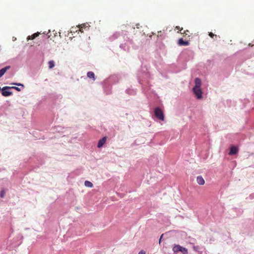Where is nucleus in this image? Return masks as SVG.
Wrapping results in <instances>:
<instances>
[{
    "mask_svg": "<svg viewBox=\"0 0 254 254\" xmlns=\"http://www.w3.org/2000/svg\"><path fill=\"white\" fill-rule=\"evenodd\" d=\"M250 197H254V194H252L250 195Z\"/></svg>",
    "mask_w": 254,
    "mask_h": 254,
    "instance_id": "25",
    "label": "nucleus"
},
{
    "mask_svg": "<svg viewBox=\"0 0 254 254\" xmlns=\"http://www.w3.org/2000/svg\"><path fill=\"white\" fill-rule=\"evenodd\" d=\"M49 68L51 69L55 66V62L54 61H50L48 62Z\"/></svg>",
    "mask_w": 254,
    "mask_h": 254,
    "instance_id": "13",
    "label": "nucleus"
},
{
    "mask_svg": "<svg viewBox=\"0 0 254 254\" xmlns=\"http://www.w3.org/2000/svg\"><path fill=\"white\" fill-rule=\"evenodd\" d=\"M155 117L161 121L164 120V116L162 110L159 108H156L154 111Z\"/></svg>",
    "mask_w": 254,
    "mask_h": 254,
    "instance_id": "1",
    "label": "nucleus"
},
{
    "mask_svg": "<svg viewBox=\"0 0 254 254\" xmlns=\"http://www.w3.org/2000/svg\"><path fill=\"white\" fill-rule=\"evenodd\" d=\"M84 185L85 186L87 187H92L93 186V184L91 182H89V181H85V182H84Z\"/></svg>",
    "mask_w": 254,
    "mask_h": 254,
    "instance_id": "15",
    "label": "nucleus"
},
{
    "mask_svg": "<svg viewBox=\"0 0 254 254\" xmlns=\"http://www.w3.org/2000/svg\"><path fill=\"white\" fill-rule=\"evenodd\" d=\"M208 35L212 38H213L214 37H215V38H216L217 37H219V36H217L216 35L214 34L212 32H209Z\"/></svg>",
    "mask_w": 254,
    "mask_h": 254,
    "instance_id": "17",
    "label": "nucleus"
},
{
    "mask_svg": "<svg viewBox=\"0 0 254 254\" xmlns=\"http://www.w3.org/2000/svg\"><path fill=\"white\" fill-rule=\"evenodd\" d=\"M85 26H86L85 24H81L80 25H79L78 27H80V28H81V29H83V28H85Z\"/></svg>",
    "mask_w": 254,
    "mask_h": 254,
    "instance_id": "21",
    "label": "nucleus"
},
{
    "mask_svg": "<svg viewBox=\"0 0 254 254\" xmlns=\"http://www.w3.org/2000/svg\"><path fill=\"white\" fill-rule=\"evenodd\" d=\"M176 29H177V30H179L180 31L181 33V31L183 29V28H180L179 26H176Z\"/></svg>",
    "mask_w": 254,
    "mask_h": 254,
    "instance_id": "20",
    "label": "nucleus"
},
{
    "mask_svg": "<svg viewBox=\"0 0 254 254\" xmlns=\"http://www.w3.org/2000/svg\"><path fill=\"white\" fill-rule=\"evenodd\" d=\"M238 151V148L235 146H232L230 148V150L229 152V154L233 155L236 154Z\"/></svg>",
    "mask_w": 254,
    "mask_h": 254,
    "instance_id": "8",
    "label": "nucleus"
},
{
    "mask_svg": "<svg viewBox=\"0 0 254 254\" xmlns=\"http://www.w3.org/2000/svg\"><path fill=\"white\" fill-rule=\"evenodd\" d=\"M163 237V234L161 235L160 238V240H159V243H160V241H161V239L162 238V237Z\"/></svg>",
    "mask_w": 254,
    "mask_h": 254,
    "instance_id": "26",
    "label": "nucleus"
},
{
    "mask_svg": "<svg viewBox=\"0 0 254 254\" xmlns=\"http://www.w3.org/2000/svg\"><path fill=\"white\" fill-rule=\"evenodd\" d=\"M39 34H40V33H39V32L35 33L31 36H28L27 38V40H33L35 38L38 37L39 35Z\"/></svg>",
    "mask_w": 254,
    "mask_h": 254,
    "instance_id": "11",
    "label": "nucleus"
},
{
    "mask_svg": "<svg viewBox=\"0 0 254 254\" xmlns=\"http://www.w3.org/2000/svg\"><path fill=\"white\" fill-rule=\"evenodd\" d=\"M196 181H197V183L199 185H203L205 183L204 180L203 179V178L201 176H198L197 177V178H196Z\"/></svg>",
    "mask_w": 254,
    "mask_h": 254,
    "instance_id": "6",
    "label": "nucleus"
},
{
    "mask_svg": "<svg viewBox=\"0 0 254 254\" xmlns=\"http://www.w3.org/2000/svg\"><path fill=\"white\" fill-rule=\"evenodd\" d=\"M201 85V81L198 78H196L195 79V86L194 87H200Z\"/></svg>",
    "mask_w": 254,
    "mask_h": 254,
    "instance_id": "10",
    "label": "nucleus"
},
{
    "mask_svg": "<svg viewBox=\"0 0 254 254\" xmlns=\"http://www.w3.org/2000/svg\"><path fill=\"white\" fill-rule=\"evenodd\" d=\"M107 141V137H103L102 139H100L98 141L97 147L98 148L102 147Z\"/></svg>",
    "mask_w": 254,
    "mask_h": 254,
    "instance_id": "4",
    "label": "nucleus"
},
{
    "mask_svg": "<svg viewBox=\"0 0 254 254\" xmlns=\"http://www.w3.org/2000/svg\"><path fill=\"white\" fill-rule=\"evenodd\" d=\"M138 254H145V252L142 250V251H140L139 253H138Z\"/></svg>",
    "mask_w": 254,
    "mask_h": 254,
    "instance_id": "22",
    "label": "nucleus"
},
{
    "mask_svg": "<svg viewBox=\"0 0 254 254\" xmlns=\"http://www.w3.org/2000/svg\"><path fill=\"white\" fill-rule=\"evenodd\" d=\"M189 33H190V32L188 30L184 31V32L183 33L181 32V34H183L184 36L188 35H189Z\"/></svg>",
    "mask_w": 254,
    "mask_h": 254,
    "instance_id": "18",
    "label": "nucleus"
},
{
    "mask_svg": "<svg viewBox=\"0 0 254 254\" xmlns=\"http://www.w3.org/2000/svg\"><path fill=\"white\" fill-rule=\"evenodd\" d=\"M180 252H181L183 254H188L187 249L183 247H182Z\"/></svg>",
    "mask_w": 254,
    "mask_h": 254,
    "instance_id": "14",
    "label": "nucleus"
},
{
    "mask_svg": "<svg viewBox=\"0 0 254 254\" xmlns=\"http://www.w3.org/2000/svg\"><path fill=\"white\" fill-rule=\"evenodd\" d=\"M10 88L15 89V90H16L18 91H20V89L17 87L13 86V87H11Z\"/></svg>",
    "mask_w": 254,
    "mask_h": 254,
    "instance_id": "19",
    "label": "nucleus"
},
{
    "mask_svg": "<svg viewBox=\"0 0 254 254\" xmlns=\"http://www.w3.org/2000/svg\"><path fill=\"white\" fill-rule=\"evenodd\" d=\"M190 43L188 41H184L182 38L179 39L178 44L179 46H188Z\"/></svg>",
    "mask_w": 254,
    "mask_h": 254,
    "instance_id": "5",
    "label": "nucleus"
},
{
    "mask_svg": "<svg viewBox=\"0 0 254 254\" xmlns=\"http://www.w3.org/2000/svg\"><path fill=\"white\" fill-rule=\"evenodd\" d=\"M182 246L179 245H175L173 247V251L174 253H178L181 250Z\"/></svg>",
    "mask_w": 254,
    "mask_h": 254,
    "instance_id": "7",
    "label": "nucleus"
},
{
    "mask_svg": "<svg viewBox=\"0 0 254 254\" xmlns=\"http://www.w3.org/2000/svg\"><path fill=\"white\" fill-rule=\"evenodd\" d=\"M5 194V190L4 189H2L0 191V197L1 198L4 197Z\"/></svg>",
    "mask_w": 254,
    "mask_h": 254,
    "instance_id": "16",
    "label": "nucleus"
},
{
    "mask_svg": "<svg viewBox=\"0 0 254 254\" xmlns=\"http://www.w3.org/2000/svg\"><path fill=\"white\" fill-rule=\"evenodd\" d=\"M78 28H79V31H80L81 32L83 33V29H81V28H80V27H78Z\"/></svg>",
    "mask_w": 254,
    "mask_h": 254,
    "instance_id": "24",
    "label": "nucleus"
},
{
    "mask_svg": "<svg viewBox=\"0 0 254 254\" xmlns=\"http://www.w3.org/2000/svg\"><path fill=\"white\" fill-rule=\"evenodd\" d=\"M192 90L197 99H200L202 98V92L200 87H193Z\"/></svg>",
    "mask_w": 254,
    "mask_h": 254,
    "instance_id": "2",
    "label": "nucleus"
},
{
    "mask_svg": "<svg viewBox=\"0 0 254 254\" xmlns=\"http://www.w3.org/2000/svg\"><path fill=\"white\" fill-rule=\"evenodd\" d=\"M10 68V66H6L0 70V77H1L7 70Z\"/></svg>",
    "mask_w": 254,
    "mask_h": 254,
    "instance_id": "9",
    "label": "nucleus"
},
{
    "mask_svg": "<svg viewBox=\"0 0 254 254\" xmlns=\"http://www.w3.org/2000/svg\"><path fill=\"white\" fill-rule=\"evenodd\" d=\"M12 84L16 85L18 86H23V85L21 83H12Z\"/></svg>",
    "mask_w": 254,
    "mask_h": 254,
    "instance_id": "23",
    "label": "nucleus"
},
{
    "mask_svg": "<svg viewBox=\"0 0 254 254\" xmlns=\"http://www.w3.org/2000/svg\"><path fill=\"white\" fill-rule=\"evenodd\" d=\"M87 76L89 78H92L93 80H95V74L92 71H89L87 73Z\"/></svg>",
    "mask_w": 254,
    "mask_h": 254,
    "instance_id": "12",
    "label": "nucleus"
},
{
    "mask_svg": "<svg viewBox=\"0 0 254 254\" xmlns=\"http://www.w3.org/2000/svg\"><path fill=\"white\" fill-rule=\"evenodd\" d=\"M10 89V87L5 86L1 89V94L2 96L7 97L10 96L12 94V92L8 91V90Z\"/></svg>",
    "mask_w": 254,
    "mask_h": 254,
    "instance_id": "3",
    "label": "nucleus"
}]
</instances>
